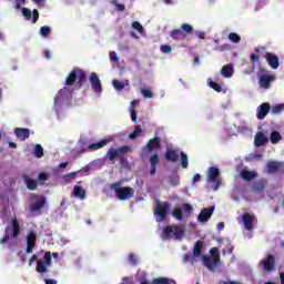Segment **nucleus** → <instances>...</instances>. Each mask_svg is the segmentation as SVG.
<instances>
[{"instance_id": "obj_1", "label": "nucleus", "mask_w": 284, "mask_h": 284, "mask_svg": "<svg viewBox=\"0 0 284 284\" xmlns=\"http://www.w3.org/2000/svg\"><path fill=\"white\" fill-rule=\"evenodd\" d=\"M78 79V87L83 88L85 83V71L80 68H74L67 77L64 82V88L59 90V97H72V92H74V83H77Z\"/></svg>"}, {"instance_id": "obj_2", "label": "nucleus", "mask_w": 284, "mask_h": 284, "mask_svg": "<svg viewBox=\"0 0 284 284\" xmlns=\"http://www.w3.org/2000/svg\"><path fill=\"white\" fill-rule=\"evenodd\" d=\"M43 261L39 260V256H37V254H33L29 260V265L32 266V264L36 262V272H38V274H45L48 273V267H52V253L50 251H47L44 253Z\"/></svg>"}, {"instance_id": "obj_3", "label": "nucleus", "mask_w": 284, "mask_h": 284, "mask_svg": "<svg viewBox=\"0 0 284 284\" xmlns=\"http://www.w3.org/2000/svg\"><path fill=\"white\" fill-rule=\"evenodd\" d=\"M121 182H114L110 185L119 201H130L134 196V189L132 186H121Z\"/></svg>"}, {"instance_id": "obj_4", "label": "nucleus", "mask_w": 284, "mask_h": 284, "mask_svg": "<svg viewBox=\"0 0 284 284\" xmlns=\"http://www.w3.org/2000/svg\"><path fill=\"white\" fill-rule=\"evenodd\" d=\"M211 256L203 255L202 261L203 265L210 271L214 272L216 267L219 266V263H221V252L219 251L217 247H212L210 250Z\"/></svg>"}, {"instance_id": "obj_5", "label": "nucleus", "mask_w": 284, "mask_h": 284, "mask_svg": "<svg viewBox=\"0 0 284 284\" xmlns=\"http://www.w3.org/2000/svg\"><path fill=\"white\" fill-rule=\"evenodd\" d=\"M4 236L0 240L1 245L8 243L10 239H17L21 234V226L19 225V220L17 217L11 220V225H8L4 231Z\"/></svg>"}, {"instance_id": "obj_6", "label": "nucleus", "mask_w": 284, "mask_h": 284, "mask_svg": "<svg viewBox=\"0 0 284 284\" xmlns=\"http://www.w3.org/2000/svg\"><path fill=\"white\" fill-rule=\"evenodd\" d=\"M170 207H172L170 202H161L156 200L153 214L158 223H163V221L168 219V214H170Z\"/></svg>"}, {"instance_id": "obj_7", "label": "nucleus", "mask_w": 284, "mask_h": 284, "mask_svg": "<svg viewBox=\"0 0 284 284\" xmlns=\"http://www.w3.org/2000/svg\"><path fill=\"white\" fill-rule=\"evenodd\" d=\"M132 150L130 145H123L118 149L111 148L106 152V156L109 160L114 163L116 159H119L120 163H125L128 159H125V154H128Z\"/></svg>"}, {"instance_id": "obj_8", "label": "nucleus", "mask_w": 284, "mask_h": 284, "mask_svg": "<svg viewBox=\"0 0 284 284\" xmlns=\"http://www.w3.org/2000/svg\"><path fill=\"white\" fill-rule=\"evenodd\" d=\"M183 234H185V229L183 227V225L173 224V225H168L164 227L162 237L163 239H172L173 237L176 241H179V240L183 239Z\"/></svg>"}, {"instance_id": "obj_9", "label": "nucleus", "mask_w": 284, "mask_h": 284, "mask_svg": "<svg viewBox=\"0 0 284 284\" xmlns=\"http://www.w3.org/2000/svg\"><path fill=\"white\" fill-rule=\"evenodd\" d=\"M260 267L263 268L264 272H275L276 271V256L274 254H267L264 260L260 261Z\"/></svg>"}, {"instance_id": "obj_10", "label": "nucleus", "mask_w": 284, "mask_h": 284, "mask_svg": "<svg viewBox=\"0 0 284 284\" xmlns=\"http://www.w3.org/2000/svg\"><path fill=\"white\" fill-rule=\"evenodd\" d=\"M207 181L214 183V190H219V187H221V176L219 173V168H209Z\"/></svg>"}, {"instance_id": "obj_11", "label": "nucleus", "mask_w": 284, "mask_h": 284, "mask_svg": "<svg viewBox=\"0 0 284 284\" xmlns=\"http://www.w3.org/2000/svg\"><path fill=\"white\" fill-rule=\"evenodd\" d=\"M154 150H161V138L154 136L148 141L146 145L142 148L144 154H151Z\"/></svg>"}, {"instance_id": "obj_12", "label": "nucleus", "mask_w": 284, "mask_h": 284, "mask_svg": "<svg viewBox=\"0 0 284 284\" xmlns=\"http://www.w3.org/2000/svg\"><path fill=\"white\" fill-rule=\"evenodd\" d=\"M89 81L95 94H101V92H103V85L101 84V79H99V74H97V72H91Z\"/></svg>"}, {"instance_id": "obj_13", "label": "nucleus", "mask_w": 284, "mask_h": 284, "mask_svg": "<svg viewBox=\"0 0 284 284\" xmlns=\"http://www.w3.org/2000/svg\"><path fill=\"white\" fill-rule=\"evenodd\" d=\"M274 81H276V75L274 74H261L258 77V85L264 90H270Z\"/></svg>"}, {"instance_id": "obj_14", "label": "nucleus", "mask_w": 284, "mask_h": 284, "mask_svg": "<svg viewBox=\"0 0 284 284\" xmlns=\"http://www.w3.org/2000/svg\"><path fill=\"white\" fill-rule=\"evenodd\" d=\"M268 174H284V162L271 161L266 164Z\"/></svg>"}, {"instance_id": "obj_15", "label": "nucleus", "mask_w": 284, "mask_h": 284, "mask_svg": "<svg viewBox=\"0 0 284 284\" xmlns=\"http://www.w3.org/2000/svg\"><path fill=\"white\" fill-rule=\"evenodd\" d=\"M36 247H37V233L36 232H30L27 235L26 253L27 254H32V252H34Z\"/></svg>"}, {"instance_id": "obj_16", "label": "nucleus", "mask_w": 284, "mask_h": 284, "mask_svg": "<svg viewBox=\"0 0 284 284\" xmlns=\"http://www.w3.org/2000/svg\"><path fill=\"white\" fill-rule=\"evenodd\" d=\"M264 59H266V61H267L270 68H272V70H278V67L281 65L278 55L271 53V52H266L264 55Z\"/></svg>"}, {"instance_id": "obj_17", "label": "nucleus", "mask_w": 284, "mask_h": 284, "mask_svg": "<svg viewBox=\"0 0 284 284\" xmlns=\"http://www.w3.org/2000/svg\"><path fill=\"white\" fill-rule=\"evenodd\" d=\"M212 214H214V206L205 207L199 213L197 221L200 223H207V220L212 219Z\"/></svg>"}, {"instance_id": "obj_18", "label": "nucleus", "mask_w": 284, "mask_h": 284, "mask_svg": "<svg viewBox=\"0 0 284 284\" xmlns=\"http://www.w3.org/2000/svg\"><path fill=\"white\" fill-rule=\"evenodd\" d=\"M267 143H270V138L265 136L263 132L258 131L254 136L255 148H263V145H267Z\"/></svg>"}, {"instance_id": "obj_19", "label": "nucleus", "mask_w": 284, "mask_h": 284, "mask_svg": "<svg viewBox=\"0 0 284 284\" xmlns=\"http://www.w3.org/2000/svg\"><path fill=\"white\" fill-rule=\"evenodd\" d=\"M270 110H271L270 103H267V102L262 103V104L257 108L256 118H257L260 121H263V119H265V116H267V114H270Z\"/></svg>"}, {"instance_id": "obj_20", "label": "nucleus", "mask_w": 284, "mask_h": 284, "mask_svg": "<svg viewBox=\"0 0 284 284\" xmlns=\"http://www.w3.org/2000/svg\"><path fill=\"white\" fill-rule=\"evenodd\" d=\"M254 215L250 213H244L242 215V222L244 223L245 230L252 231L254 229Z\"/></svg>"}, {"instance_id": "obj_21", "label": "nucleus", "mask_w": 284, "mask_h": 284, "mask_svg": "<svg viewBox=\"0 0 284 284\" xmlns=\"http://www.w3.org/2000/svg\"><path fill=\"white\" fill-rule=\"evenodd\" d=\"M14 134L20 141H26V139H30V129L16 128Z\"/></svg>"}, {"instance_id": "obj_22", "label": "nucleus", "mask_w": 284, "mask_h": 284, "mask_svg": "<svg viewBox=\"0 0 284 284\" xmlns=\"http://www.w3.org/2000/svg\"><path fill=\"white\" fill-rule=\"evenodd\" d=\"M149 161L151 165L150 174L151 176H154V174H156V165H159V162L161 161V159L159 158V154L155 153L150 156Z\"/></svg>"}, {"instance_id": "obj_23", "label": "nucleus", "mask_w": 284, "mask_h": 284, "mask_svg": "<svg viewBox=\"0 0 284 284\" xmlns=\"http://www.w3.org/2000/svg\"><path fill=\"white\" fill-rule=\"evenodd\" d=\"M164 156L170 163H176L180 159L179 153L174 149H168Z\"/></svg>"}, {"instance_id": "obj_24", "label": "nucleus", "mask_w": 284, "mask_h": 284, "mask_svg": "<svg viewBox=\"0 0 284 284\" xmlns=\"http://www.w3.org/2000/svg\"><path fill=\"white\" fill-rule=\"evenodd\" d=\"M111 141L112 140H110V139H103L98 143L89 144L88 150H90L91 152H95V150H101V148H105V145L108 143H111Z\"/></svg>"}, {"instance_id": "obj_25", "label": "nucleus", "mask_w": 284, "mask_h": 284, "mask_svg": "<svg viewBox=\"0 0 284 284\" xmlns=\"http://www.w3.org/2000/svg\"><path fill=\"white\" fill-rule=\"evenodd\" d=\"M170 37L171 39H173V41H185V33L183 32V30L181 29H174L170 32Z\"/></svg>"}, {"instance_id": "obj_26", "label": "nucleus", "mask_w": 284, "mask_h": 284, "mask_svg": "<svg viewBox=\"0 0 284 284\" xmlns=\"http://www.w3.org/2000/svg\"><path fill=\"white\" fill-rule=\"evenodd\" d=\"M240 176L244 181H254V179H256V176H258V173H256V171L242 170L240 173Z\"/></svg>"}, {"instance_id": "obj_27", "label": "nucleus", "mask_w": 284, "mask_h": 284, "mask_svg": "<svg viewBox=\"0 0 284 284\" xmlns=\"http://www.w3.org/2000/svg\"><path fill=\"white\" fill-rule=\"evenodd\" d=\"M22 179L28 187V190H30L31 192H34L37 190V180H32L28 176V174H23Z\"/></svg>"}, {"instance_id": "obj_28", "label": "nucleus", "mask_w": 284, "mask_h": 284, "mask_svg": "<svg viewBox=\"0 0 284 284\" xmlns=\"http://www.w3.org/2000/svg\"><path fill=\"white\" fill-rule=\"evenodd\" d=\"M112 85H113L114 90H116L118 92H122V90L125 88V85H130V80H124L122 82V81L114 79L112 81Z\"/></svg>"}, {"instance_id": "obj_29", "label": "nucleus", "mask_w": 284, "mask_h": 284, "mask_svg": "<svg viewBox=\"0 0 284 284\" xmlns=\"http://www.w3.org/2000/svg\"><path fill=\"white\" fill-rule=\"evenodd\" d=\"M193 256H203V241L199 240L193 246Z\"/></svg>"}, {"instance_id": "obj_30", "label": "nucleus", "mask_w": 284, "mask_h": 284, "mask_svg": "<svg viewBox=\"0 0 284 284\" xmlns=\"http://www.w3.org/2000/svg\"><path fill=\"white\" fill-rule=\"evenodd\" d=\"M47 199L43 196L40 201L31 204V212H39V210H43L45 207Z\"/></svg>"}, {"instance_id": "obj_31", "label": "nucleus", "mask_w": 284, "mask_h": 284, "mask_svg": "<svg viewBox=\"0 0 284 284\" xmlns=\"http://www.w3.org/2000/svg\"><path fill=\"white\" fill-rule=\"evenodd\" d=\"M270 141L272 145H276V143L283 141V135H281V132L278 131H273L270 135Z\"/></svg>"}, {"instance_id": "obj_32", "label": "nucleus", "mask_w": 284, "mask_h": 284, "mask_svg": "<svg viewBox=\"0 0 284 284\" xmlns=\"http://www.w3.org/2000/svg\"><path fill=\"white\" fill-rule=\"evenodd\" d=\"M73 195L77 197V199H85L87 196V193H85V190H83V186H79V185H75L73 187Z\"/></svg>"}, {"instance_id": "obj_33", "label": "nucleus", "mask_w": 284, "mask_h": 284, "mask_svg": "<svg viewBox=\"0 0 284 284\" xmlns=\"http://www.w3.org/2000/svg\"><path fill=\"white\" fill-rule=\"evenodd\" d=\"M221 73L225 79H230L234 74V68L231 64H226L222 68Z\"/></svg>"}, {"instance_id": "obj_34", "label": "nucleus", "mask_w": 284, "mask_h": 284, "mask_svg": "<svg viewBox=\"0 0 284 284\" xmlns=\"http://www.w3.org/2000/svg\"><path fill=\"white\" fill-rule=\"evenodd\" d=\"M180 30H182V32H184L185 37H187V34H192L194 32V27H192L189 23H183V24H181Z\"/></svg>"}, {"instance_id": "obj_35", "label": "nucleus", "mask_w": 284, "mask_h": 284, "mask_svg": "<svg viewBox=\"0 0 284 284\" xmlns=\"http://www.w3.org/2000/svg\"><path fill=\"white\" fill-rule=\"evenodd\" d=\"M142 132L143 129L141 128V125H136L134 131L129 135V139H131V141H134V139L141 136Z\"/></svg>"}, {"instance_id": "obj_36", "label": "nucleus", "mask_w": 284, "mask_h": 284, "mask_svg": "<svg viewBox=\"0 0 284 284\" xmlns=\"http://www.w3.org/2000/svg\"><path fill=\"white\" fill-rule=\"evenodd\" d=\"M141 94L144 97V99H154V93L152 92V89L150 88H142Z\"/></svg>"}, {"instance_id": "obj_37", "label": "nucleus", "mask_w": 284, "mask_h": 284, "mask_svg": "<svg viewBox=\"0 0 284 284\" xmlns=\"http://www.w3.org/2000/svg\"><path fill=\"white\" fill-rule=\"evenodd\" d=\"M77 174H79V171L67 173L63 176V181H65L67 183H72V181H74V179H77Z\"/></svg>"}, {"instance_id": "obj_38", "label": "nucleus", "mask_w": 284, "mask_h": 284, "mask_svg": "<svg viewBox=\"0 0 284 284\" xmlns=\"http://www.w3.org/2000/svg\"><path fill=\"white\" fill-rule=\"evenodd\" d=\"M172 216L174 219H176L178 221H182L183 220V210H181V207H175L172 211Z\"/></svg>"}, {"instance_id": "obj_39", "label": "nucleus", "mask_w": 284, "mask_h": 284, "mask_svg": "<svg viewBox=\"0 0 284 284\" xmlns=\"http://www.w3.org/2000/svg\"><path fill=\"white\" fill-rule=\"evenodd\" d=\"M229 41H231V43H241V36L236 32H231L229 33Z\"/></svg>"}, {"instance_id": "obj_40", "label": "nucleus", "mask_w": 284, "mask_h": 284, "mask_svg": "<svg viewBox=\"0 0 284 284\" xmlns=\"http://www.w3.org/2000/svg\"><path fill=\"white\" fill-rule=\"evenodd\" d=\"M170 183H171L172 187H178V185H180V183H181V178L179 176V174L171 175Z\"/></svg>"}, {"instance_id": "obj_41", "label": "nucleus", "mask_w": 284, "mask_h": 284, "mask_svg": "<svg viewBox=\"0 0 284 284\" xmlns=\"http://www.w3.org/2000/svg\"><path fill=\"white\" fill-rule=\"evenodd\" d=\"M34 156L37 159H41L43 156V146H41V144H37L34 146Z\"/></svg>"}, {"instance_id": "obj_42", "label": "nucleus", "mask_w": 284, "mask_h": 284, "mask_svg": "<svg viewBox=\"0 0 284 284\" xmlns=\"http://www.w3.org/2000/svg\"><path fill=\"white\" fill-rule=\"evenodd\" d=\"M152 284H170V278L168 277H155L152 280Z\"/></svg>"}, {"instance_id": "obj_43", "label": "nucleus", "mask_w": 284, "mask_h": 284, "mask_svg": "<svg viewBox=\"0 0 284 284\" xmlns=\"http://www.w3.org/2000/svg\"><path fill=\"white\" fill-rule=\"evenodd\" d=\"M181 156V165L182 168L185 170L187 169L189 162H187V154H185V152H181L180 153Z\"/></svg>"}, {"instance_id": "obj_44", "label": "nucleus", "mask_w": 284, "mask_h": 284, "mask_svg": "<svg viewBox=\"0 0 284 284\" xmlns=\"http://www.w3.org/2000/svg\"><path fill=\"white\" fill-rule=\"evenodd\" d=\"M209 85L212 88V90H215V92H221L223 88L217 82H214L212 80H209Z\"/></svg>"}, {"instance_id": "obj_45", "label": "nucleus", "mask_w": 284, "mask_h": 284, "mask_svg": "<svg viewBox=\"0 0 284 284\" xmlns=\"http://www.w3.org/2000/svg\"><path fill=\"white\" fill-rule=\"evenodd\" d=\"M51 32H52V29H50V27H48V26L40 28L41 37H49Z\"/></svg>"}, {"instance_id": "obj_46", "label": "nucleus", "mask_w": 284, "mask_h": 284, "mask_svg": "<svg viewBox=\"0 0 284 284\" xmlns=\"http://www.w3.org/2000/svg\"><path fill=\"white\" fill-rule=\"evenodd\" d=\"M22 16L27 19V21H30L32 19V11L28 8L21 9Z\"/></svg>"}, {"instance_id": "obj_47", "label": "nucleus", "mask_w": 284, "mask_h": 284, "mask_svg": "<svg viewBox=\"0 0 284 284\" xmlns=\"http://www.w3.org/2000/svg\"><path fill=\"white\" fill-rule=\"evenodd\" d=\"M253 190H255V192H263V190H265V183H263V182L254 183Z\"/></svg>"}, {"instance_id": "obj_48", "label": "nucleus", "mask_w": 284, "mask_h": 284, "mask_svg": "<svg viewBox=\"0 0 284 284\" xmlns=\"http://www.w3.org/2000/svg\"><path fill=\"white\" fill-rule=\"evenodd\" d=\"M50 180V174L48 173H39L38 174V181H41L42 183Z\"/></svg>"}, {"instance_id": "obj_49", "label": "nucleus", "mask_w": 284, "mask_h": 284, "mask_svg": "<svg viewBox=\"0 0 284 284\" xmlns=\"http://www.w3.org/2000/svg\"><path fill=\"white\" fill-rule=\"evenodd\" d=\"M161 52H163V54H170V52H172V47L168 45V44H162L160 47Z\"/></svg>"}, {"instance_id": "obj_50", "label": "nucleus", "mask_w": 284, "mask_h": 284, "mask_svg": "<svg viewBox=\"0 0 284 284\" xmlns=\"http://www.w3.org/2000/svg\"><path fill=\"white\" fill-rule=\"evenodd\" d=\"M282 110H284V104H277L273 106L272 112L273 114H281Z\"/></svg>"}, {"instance_id": "obj_51", "label": "nucleus", "mask_w": 284, "mask_h": 284, "mask_svg": "<svg viewBox=\"0 0 284 284\" xmlns=\"http://www.w3.org/2000/svg\"><path fill=\"white\" fill-rule=\"evenodd\" d=\"M132 28H133V30H138L139 32H143V26H141V22H139V21H133L132 22Z\"/></svg>"}, {"instance_id": "obj_52", "label": "nucleus", "mask_w": 284, "mask_h": 284, "mask_svg": "<svg viewBox=\"0 0 284 284\" xmlns=\"http://www.w3.org/2000/svg\"><path fill=\"white\" fill-rule=\"evenodd\" d=\"M129 261H130L131 265H138V263H139V258L136 257V255L134 253H131L129 255Z\"/></svg>"}, {"instance_id": "obj_53", "label": "nucleus", "mask_w": 284, "mask_h": 284, "mask_svg": "<svg viewBox=\"0 0 284 284\" xmlns=\"http://www.w3.org/2000/svg\"><path fill=\"white\" fill-rule=\"evenodd\" d=\"M113 6H115L118 12H123L125 10V4L118 3L116 0H112Z\"/></svg>"}, {"instance_id": "obj_54", "label": "nucleus", "mask_w": 284, "mask_h": 284, "mask_svg": "<svg viewBox=\"0 0 284 284\" xmlns=\"http://www.w3.org/2000/svg\"><path fill=\"white\" fill-rule=\"evenodd\" d=\"M183 210L185 214H192V212H194V209L187 203L183 204Z\"/></svg>"}, {"instance_id": "obj_55", "label": "nucleus", "mask_w": 284, "mask_h": 284, "mask_svg": "<svg viewBox=\"0 0 284 284\" xmlns=\"http://www.w3.org/2000/svg\"><path fill=\"white\" fill-rule=\"evenodd\" d=\"M39 21V10L34 9L32 11V23H37Z\"/></svg>"}, {"instance_id": "obj_56", "label": "nucleus", "mask_w": 284, "mask_h": 284, "mask_svg": "<svg viewBox=\"0 0 284 284\" xmlns=\"http://www.w3.org/2000/svg\"><path fill=\"white\" fill-rule=\"evenodd\" d=\"M110 59L113 63H119V57L116 55L115 51L110 52Z\"/></svg>"}, {"instance_id": "obj_57", "label": "nucleus", "mask_w": 284, "mask_h": 284, "mask_svg": "<svg viewBox=\"0 0 284 284\" xmlns=\"http://www.w3.org/2000/svg\"><path fill=\"white\" fill-rule=\"evenodd\" d=\"M193 256L194 255H192V253L185 254L183 257L184 263H190V261H192Z\"/></svg>"}, {"instance_id": "obj_58", "label": "nucleus", "mask_w": 284, "mask_h": 284, "mask_svg": "<svg viewBox=\"0 0 284 284\" xmlns=\"http://www.w3.org/2000/svg\"><path fill=\"white\" fill-rule=\"evenodd\" d=\"M136 119H138L136 109L132 108V109H131V120H132L133 122H135Z\"/></svg>"}, {"instance_id": "obj_59", "label": "nucleus", "mask_w": 284, "mask_h": 284, "mask_svg": "<svg viewBox=\"0 0 284 284\" xmlns=\"http://www.w3.org/2000/svg\"><path fill=\"white\" fill-rule=\"evenodd\" d=\"M26 4V0H16V8L19 10L21 6Z\"/></svg>"}, {"instance_id": "obj_60", "label": "nucleus", "mask_w": 284, "mask_h": 284, "mask_svg": "<svg viewBox=\"0 0 284 284\" xmlns=\"http://www.w3.org/2000/svg\"><path fill=\"white\" fill-rule=\"evenodd\" d=\"M44 283L45 284H57V280H52V278H44Z\"/></svg>"}, {"instance_id": "obj_61", "label": "nucleus", "mask_w": 284, "mask_h": 284, "mask_svg": "<svg viewBox=\"0 0 284 284\" xmlns=\"http://www.w3.org/2000/svg\"><path fill=\"white\" fill-rule=\"evenodd\" d=\"M199 181H201V174H194L193 176V183H199Z\"/></svg>"}, {"instance_id": "obj_62", "label": "nucleus", "mask_w": 284, "mask_h": 284, "mask_svg": "<svg viewBox=\"0 0 284 284\" xmlns=\"http://www.w3.org/2000/svg\"><path fill=\"white\" fill-rule=\"evenodd\" d=\"M251 61H252L253 63H256V61H258V55H256L255 53H252V54H251Z\"/></svg>"}, {"instance_id": "obj_63", "label": "nucleus", "mask_w": 284, "mask_h": 284, "mask_svg": "<svg viewBox=\"0 0 284 284\" xmlns=\"http://www.w3.org/2000/svg\"><path fill=\"white\" fill-rule=\"evenodd\" d=\"M44 57L45 59H52V53L50 52V50H44Z\"/></svg>"}, {"instance_id": "obj_64", "label": "nucleus", "mask_w": 284, "mask_h": 284, "mask_svg": "<svg viewBox=\"0 0 284 284\" xmlns=\"http://www.w3.org/2000/svg\"><path fill=\"white\" fill-rule=\"evenodd\" d=\"M280 281L281 284H284V272L280 273Z\"/></svg>"}]
</instances>
